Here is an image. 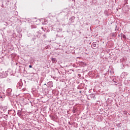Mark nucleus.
<instances>
[{
	"mask_svg": "<svg viewBox=\"0 0 130 130\" xmlns=\"http://www.w3.org/2000/svg\"><path fill=\"white\" fill-rule=\"evenodd\" d=\"M12 70L9 69L7 71H4V70L1 69L0 71V78L3 79L4 78H7L9 76V73H11Z\"/></svg>",
	"mask_w": 130,
	"mask_h": 130,
	"instance_id": "nucleus-1",
	"label": "nucleus"
},
{
	"mask_svg": "<svg viewBox=\"0 0 130 130\" xmlns=\"http://www.w3.org/2000/svg\"><path fill=\"white\" fill-rule=\"evenodd\" d=\"M91 47L93 49H96V48H98V44L96 42H93L91 44Z\"/></svg>",
	"mask_w": 130,
	"mask_h": 130,
	"instance_id": "nucleus-2",
	"label": "nucleus"
},
{
	"mask_svg": "<svg viewBox=\"0 0 130 130\" xmlns=\"http://www.w3.org/2000/svg\"><path fill=\"white\" fill-rule=\"evenodd\" d=\"M47 86L48 88H52L53 87V83L52 81H49L47 83Z\"/></svg>",
	"mask_w": 130,
	"mask_h": 130,
	"instance_id": "nucleus-3",
	"label": "nucleus"
},
{
	"mask_svg": "<svg viewBox=\"0 0 130 130\" xmlns=\"http://www.w3.org/2000/svg\"><path fill=\"white\" fill-rule=\"evenodd\" d=\"M75 19H76V17L75 16H72L70 19L69 21L71 22V23H74L75 22Z\"/></svg>",
	"mask_w": 130,
	"mask_h": 130,
	"instance_id": "nucleus-4",
	"label": "nucleus"
},
{
	"mask_svg": "<svg viewBox=\"0 0 130 130\" xmlns=\"http://www.w3.org/2000/svg\"><path fill=\"white\" fill-rule=\"evenodd\" d=\"M22 112H23L22 110H18L17 112V115H18V116H20V117H21V116H22Z\"/></svg>",
	"mask_w": 130,
	"mask_h": 130,
	"instance_id": "nucleus-5",
	"label": "nucleus"
},
{
	"mask_svg": "<svg viewBox=\"0 0 130 130\" xmlns=\"http://www.w3.org/2000/svg\"><path fill=\"white\" fill-rule=\"evenodd\" d=\"M37 35H36V37H37V38H40V37H41V32L38 31L37 32Z\"/></svg>",
	"mask_w": 130,
	"mask_h": 130,
	"instance_id": "nucleus-6",
	"label": "nucleus"
},
{
	"mask_svg": "<svg viewBox=\"0 0 130 130\" xmlns=\"http://www.w3.org/2000/svg\"><path fill=\"white\" fill-rule=\"evenodd\" d=\"M46 38V35L44 34L43 35V36L40 38V40L43 41V40H44Z\"/></svg>",
	"mask_w": 130,
	"mask_h": 130,
	"instance_id": "nucleus-7",
	"label": "nucleus"
},
{
	"mask_svg": "<svg viewBox=\"0 0 130 130\" xmlns=\"http://www.w3.org/2000/svg\"><path fill=\"white\" fill-rule=\"evenodd\" d=\"M35 24L36 25H39L40 24V20L39 19H38L35 21Z\"/></svg>",
	"mask_w": 130,
	"mask_h": 130,
	"instance_id": "nucleus-8",
	"label": "nucleus"
},
{
	"mask_svg": "<svg viewBox=\"0 0 130 130\" xmlns=\"http://www.w3.org/2000/svg\"><path fill=\"white\" fill-rule=\"evenodd\" d=\"M77 111H78V109H77L76 108H73L72 110L73 113H76V112H77Z\"/></svg>",
	"mask_w": 130,
	"mask_h": 130,
	"instance_id": "nucleus-9",
	"label": "nucleus"
},
{
	"mask_svg": "<svg viewBox=\"0 0 130 130\" xmlns=\"http://www.w3.org/2000/svg\"><path fill=\"white\" fill-rule=\"evenodd\" d=\"M7 83H11V82H12V79L11 78V77H9L8 78H7Z\"/></svg>",
	"mask_w": 130,
	"mask_h": 130,
	"instance_id": "nucleus-10",
	"label": "nucleus"
},
{
	"mask_svg": "<svg viewBox=\"0 0 130 130\" xmlns=\"http://www.w3.org/2000/svg\"><path fill=\"white\" fill-rule=\"evenodd\" d=\"M51 60L52 62H53L54 63H55L57 61L56 59H55V58H52Z\"/></svg>",
	"mask_w": 130,
	"mask_h": 130,
	"instance_id": "nucleus-11",
	"label": "nucleus"
},
{
	"mask_svg": "<svg viewBox=\"0 0 130 130\" xmlns=\"http://www.w3.org/2000/svg\"><path fill=\"white\" fill-rule=\"evenodd\" d=\"M50 117H51L52 120H54V119H55V117H54V116H53V115H51Z\"/></svg>",
	"mask_w": 130,
	"mask_h": 130,
	"instance_id": "nucleus-12",
	"label": "nucleus"
},
{
	"mask_svg": "<svg viewBox=\"0 0 130 130\" xmlns=\"http://www.w3.org/2000/svg\"><path fill=\"white\" fill-rule=\"evenodd\" d=\"M31 29H35L37 28V26L36 25H31Z\"/></svg>",
	"mask_w": 130,
	"mask_h": 130,
	"instance_id": "nucleus-13",
	"label": "nucleus"
},
{
	"mask_svg": "<svg viewBox=\"0 0 130 130\" xmlns=\"http://www.w3.org/2000/svg\"><path fill=\"white\" fill-rule=\"evenodd\" d=\"M121 37H122V38H123L124 39H126V36H125V35H122L121 36Z\"/></svg>",
	"mask_w": 130,
	"mask_h": 130,
	"instance_id": "nucleus-14",
	"label": "nucleus"
},
{
	"mask_svg": "<svg viewBox=\"0 0 130 130\" xmlns=\"http://www.w3.org/2000/svg\"><path fill=\"white\" fill-rule=\"evenodd\" d=\"M47 21L46 20H44V25H47Z\"/></svg>",
	"mask_w": 130,
	"mask_h": 130,
	"instance_id": "nucleus-15",
	"label": "nucleus"
},
{
	"mask_svg": "<svg viewBox=\"0 0 130 130\" xmlns=\"http://www.w3.org/2000/svg\"><path fill=\"white\" fill-rule=\"evenodd\" d=\"M123 114H125V115H126L127 114V112L126 111H123Z\"/></svg>",
	"mask_w": 130,
	"mask_h": 130,
	"instance_id": "nucleus-16",
	"label": "nucleus"
},
{
	"mask_svg": "<svg viewBox=\"0 0 130 130\" xmlns=\"http://www.w3.org/2000/svg\"><path fill=\"white\" fill-rule=\"evenodd\" d=\"M81 86H82V84L81 85H79L78 87V89H82L81 88Z\"/></svg>",
	"mask_w": 130,
	"mask_h": 130,
	"instance_id": "nucleus-17",
	"label": "nucleus"
},
{
	"mask_svg": "<svg viewBox=\"0 0 130 130\" xmlns=\"http://www.w3.org/2000/svg\"><path fill=\"white\" fill-rule=\"evenodd\" d=\"M112 83H116V82L115 81H114V79H113L112 81Z\"/></svg>",
	"mask_w": 130,
	"mask_h": 130,
	"instance_id": "nucleus-18",
	"label": "nucleus"
},
{
	"mask_svg": "<svg viewBox=\"0 0 130 130\" xmlns=\"http://www.w3.org/2000/svg\"><path fill=\"white\" fill-rule=\"evenodd\" d=\"M36 39V38H33L32 40H33V41H34V40H35Z\"/></svg>",
	"mask_w": 130,
	"mask_h": 130,
	"instance_id": "nucleus-19",
	"label": "nucleus"
},
{
	"mask_svg": "<svg viewBox=\"0 0 130 130\" xmlns=\"http://www.w3.org/2000/svg\"><path fill=\"white\" fill-rule=\"evenodd\" d=\"M29 68L30 69H31V68H32V65H29Z\"/></svg>",
	"mask_w": 130,
	"mask_h": 130,
	"instance_id": "nucleus-20",
	"label": "nucleus"
},
{
	"mask_svg": "<svg viewBox=\"0 0 130 130\" xmlns=\"http://www.w3.org/2000/svg\"><path fill=\"white\" fill-rule=\"evenodd\" d=\"M68 124H70V125H72V124L71 123V122H69Z\"/></svg>",
	"mask_w": 130,
	"mask_h": 130,
	"instance_id": "nucleus-21",
	"label": "nucleus"
},
{
	"mask_svg": "<svg viewBox=\"0 0 130 130\" xmlns=\"http://www.w3.org/2000/svg\"><path fill=\"white\" fill-rule=\"evenodd\" d=\"M115 27H116L115 30L116 31V29H117V25H116Z\"/></svg>",
	"mask_w": 130,
	"mask_h": 130,
	"instance_id": "nucleus-22",
	"label": "nucleus"
},
{
	"mask_svg": "<svg viewBox=\"0 0 130 130\" xmlns=\"http://www.w3.org/2000/svg\"><path fill=\"white\" fill-rule=\"evenodd\" d=\"M22 37V35H21L20 36H19V38H21Z\"/></svg>",
	"mask_w": 130,
	"mask_h": 130,
	"instance_id": "nucleus-23",
	"label": "nucleus"
},
{
	"mask_svg": "<svg viewBox=\"0 0 130 130\" xmlns=\"http://www.w3.org/2000/svg\"><path fill=\"white\" fill-rule=\"evenodd\" d=\"M0 98H3V96H2V95H0Z\"/></svg>",
	"mask_w": 130,
	"mask_h": 130,
	"instance_id": "nucleus-24",
	"label": "nucleus"
},
{
	"mask_svg": "<svg viewBox=\"0 0 130 130\" xmlns=\"http://www.w3.org/2000/svg\"><path fill=\"white\" fill-rule=\"evenodd\" d=\"M79 93H82V91L80 90V91H79Z\"/></svg>",
	"mask_w": 130,
	"mask_h": 130,
	"instance_id": "nucleus-25",
	"label": "nucleus"
},
{
	"mask_svg": "<svg viewBox=\"0 0 130 130\" xmlns=\"http://www.w3.org/2000/svg\"><path fill=\"white\" fill-rule=\"evenodd\" d=\"M118 36H119V37H120V35H118Z\"/></svg>",
	"mask_w": 130,
	"mask_h": 130,
	"instance_id": "nucleus-26",
	"label": "nucleus"
},
{
	"mask_svg": "<svg viewBox=\"0 0 130 130\" xmlns=\"http://www.w3.org/2000/svg\"><path fill=\"white\" fill-rule=\"evenodd\" d=\"M44 85H46V83H45Z\"/></svg>",
	"mask_w": 130,
	"mask_h": 130,
	"instance_id": "nucleus-27",
	"label": "nucleus"
},
{
	"mask_svg": "<svg viewBox=\"0 0 130 130\" xmlns=\"http://www.w3.org/2000/svg\"><path fill=\"white\" fill-rule=\"evenodd\" d=\"M42 29H43V27H42Z\"/></svg>",
	"mask_w": 130,
	"mask_h": 130,
	"instance_id": "nucleus-28",
	"label": "nucleus"
},
{
	"mask_svg": "<svg viewBox=\"0 0 130 130\" xmlns=\"http://www.w3.org/2000/svg\"><path fill=\"white\" fill-rule=\"evenodd\" d=\"M72 71L74 72V70H73Z\"/></svg>",
	"mask_w": 130,
	"mask_h": 130,
	"instance_id": "nucleus-29",
	"label": "nucleus"
},
{
	"mask_svg": "<svg viewBox=\"0 0 130 130\" xmlns=\"http://www.w3.org/2000/svg\"><path fill=\"white\" fill-rule=\"evenodd\" d=\"M21 110H22V108H21Z\"/></svg>",
	"mask_w": 130,
	"mask_h": 130,
	"instance_id": "nucleus-30",
	"label": "nucleus"
}]
</instances>
